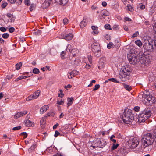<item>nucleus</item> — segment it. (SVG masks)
Segmentation results:
<instances>
[{
    "mask_svg": "<svg viewBox=\"0 0 156 156\" xmlns=\"http://www.w3.org/2000/svg\"><path fill=\"white\" fill-rule=\"evenodd\" d=\"M92 51L93 52L95 56L99 57L101 55L100 46L99 44L95 42L91 45Z\"/></svg>",
    "mask_w": 156,
    "mask_h": 156,
    "instance_id": "nucleus-8",
    "label": "nucleus"
},
{
    "mask_svg": "<svg viewBox=\"0 0 156 156\" xmlns=\"http://www.w3.org/2000/svg\"><path fill=\"white\" fill-rule=\"evenodd\" d=\"M24 3L27 6H29L30 5V0H25Z\"/></svg>",
    "mask_w": 156,
    "mask_h": 156,
    "instance_id": "nucleus-38",
    "label": "nucleus"
},
{
    "mask_svg": "<svg viewBox=\"0 0 156 156\" xmlns=\"http://www.w3.org/2000/svg\"><path fill=\"white\" fill-rule=\"evenodd\" d=\"M112 45V43H110L107 45V47L108 49L111 48V46Z\"/></svg>",
    "mask_w": 156,
    "mask_h": 156,
    "instance_id": "nucleus-61",
    "label": "nucleus"
},
{
    "mask_svg": "<svg viewBox=\"0 0 156 156\" xmlns=\"http://www.w3.org/2000/svg\"><path fill=\"white\" fill-rule=\"evenodd\" d=\"M108 80L110 81H112L113 82L115 83H119V81H118L115 78H111L109 79H108Z\"/></svg>",
    "mask_w": 156,
    "mask_h": 156,
    "instance_id": "nucleus-30",
    "label": "nucleus"
},
{
    "mask_svg": "<svg viewBox=\"0 0 156 156\" xmlns=\"http://www.w3.org/2000/svg\"><path fill=\"white\" fill-rule=\"evenodd\" d=\"M135 44L140 47H141L142 45V44L140 40H138L135 41Z\"/></svg>",
    "mask_w": 156,
    "mask_h": 156,
    "instance_id": "nucleus-27",
    "label": "nucleus"
},
{
    "mask_svg": "<svg viewBox=\"0 0 156 156\" xmlns=\"http://www.w3.org/2000/svg\"><path fill=\"white\" fill-rule=\"evenodd\" d=\"M68 2V0H55V3L58 5H65Z\"/></svg>",
    "mask_w": 156,
    "mask_h": 156,
    "instance_id": "nucleus-18",
    "label": "nucleus"
},
{
    "mask_svg": "<svg viewBox=\"0 0 156 156\" xmlns=\"http://www.w3.org/2000/svg\"><path fill=\"white\" fill-rule=\"evenodd\" d=\"M71 72L74 76L76 75H77L79 73L78 71L75 70H73V71H71Z\"/></svg>",
    "mask_w": 156,
    "mask_h": 156,
    "instance_id": "nucleus-43",
    "label": "nucleus"
},
{
    "mask_svg": "<svg viewBox=\"0 0 156 156\" xmlns=\"http://www.w3.org/2000/svg\"><path fill=\"white\" fill-rule=\"evenodd\" d=\"M151 112L150 109L146 108L139 115L138 121L140 122H144L146 120L151 116Z\"/></svg>",
    "mask_w": 156,
    "mask_h": 156,
    "instance_id": "nucleus-4",
    "label": "nucleus"
},
{
    "mask_svg": "<svg viewBox=\"0 0 156 156\" xmlns=\"http://www.w3.org/2000/svg\"><path fill=\"white\" fill-rule=\"evenodd\" d=\"M52 0H45L43 3L42 7L43 9H45L48 8L50 4L51 3Z\"/></svg>",
    "mask_w": 156,
    "mask_h": 156,
    "instance_id": "nucleus-16",
    "label": "nucleus"
},
{
    "mask_svg": "<svg viewBox=\"0 0 156 156\" xmlns=\"http://www.w3.org/2000/svg\"><path fill=\"white\" fill-rule=\"evenodd\" d=\"M47 116H54L55 114L53 112H48L47 113Z\"/></svg>",
    "mask_w": 156,
    "mask_h": 156,
    "instance_id": "nucleus-48",
    "label": "nucleus"
},
{
    "mask_svg": "<svg viewBox=\"0 0 156 156\" xmlns=\"http://www.w3.org/2000/svg\"><path fill=\"white\" fill-rule=\"evenodd\" d=\"M63 24L65 25H67L68 23V20L66 18H65L63 20Z\"/></svg>",
    "mask_w": 156,
    "mask_h": 156,
    "instance_id": "nucleus-44",
    "label": "nucleus"
},
{
    "mask_svg": "<svg viewBox=\"0 0 156 156\" xmlns=\"http://www.w3.org/2000/svg\"><path fill=\"white\" fill-rule=\"evenodd\" d=\"M143 104L146 105H152L156 102L155 97L151 94H140L138 97Z\"/></svg>",
    "mask_w": 156,
    "mask_h": 156,
    "instance_id": "nucleus-1",
    "label": "nucleus"
},
{
    "mask_svg": "<svg viewBox=\"0 0 156 156\" xmlns=\"http://www.w3.org/2000/svg\"><path fill=\"white\" fill-rule=\"evenodd\" d=\"M89 20V18L84 17L83 20L80 23V26L81 28H84L87 25V23Z\"/></svg>",
    "mask_w": 156,
    "mask_h": 156,
    "instance_id": "nucleus-13",
    "label": "nucleus"
},
{
    "mask_svg": "<svg viewBox=\"0 0 156 156\" xmlns=\"http://www.w3.org/2000/svg\"><path fill=\"white\" fill-rule=\"evenodd\" d=\"M119 146V144H115V143L113 144L112 146V147L111 148V150H113L116 149Z\"/></svg>",
    "mask_w": 156,
    "mask_h": 156,
    "instance_id": "nucleus-29",
    "label": "nucleus"
},
{
    "mask_svg": "<svg viewBox=\"0 0 156 156\" xmlns=\"http://www.w3.org/2000/svg\"><path fill=\"white\" fill-rule=\"evenodd\" d=\"M156 1L154 2V5L153 6L151 7L149 9L150 14L152 15L153 13L156 10L155 7L156 6Z\"/></svg>",
    "mask_w": 156,
    "mask_h": 156,
    "instance_id": "nucleus-19",
    "label": "nucleus"
},
{
    "mask_svg": "<svg viewBox=\"0 0 156 156\" xmlns=\"http://www.w3.org/2000/svg\"><path fill=\"white\" fill-rule=\"evenodd\" d=\"M40 93V91L39 90H36L34 93L31 94L32 97L34 99L37 98L39 96Z\"/></svg>",
    "mask_w": 156,
    "mask_h": 156,
    "instance_id": "nucleus-21",
    "label": "nucleus"
},
{
    "mask_svg": "<svg viewBox=\"0 0 156 156\" xmlns=\"http://www.w3.org/2000/svg\"><path fill=\"white\" fill-rule=\"evenodd\" d=\"M53 156H63L60 153H57V154L53 155Z\"/></svg>",
    "mask_w": 156,
    "mask_h": 156,
    "instance_id": "nucleus-63",
    "label": "nucleus"
},
{
    "mask_svg": "<svg viewBox=\"0 0 156 156\" xmlns=\"http://www.w3.org/2000/svg\"><path fill=\"white\" fill-rule=\"evenodd\" d=\"M143 47L147 51L150 52L152 51L153 50L152 41H150L148 40H146L143 44Z\"/></svg>",
    "mask_w": 156,
    "mask_h": 156,
    "instance_id": "nucleus-10",
    "label": "nucleus"
},
{
    "mask_svg": "<svg viewBox=\"0 0 156 156\" xmlns=\"http://www.w3.org/2000/svg\"><path fill=\"white\" fill-rule=\"evenodd\" d=\"M7 5V3L6 2H3L2 5V7L3 8H5Z\"/></svg>",
    "mask_w": 156,
    "mask_h": 156,
    "instance_id": "nucleus-51",
    "label": "nucleus"
},
{
    "mask_svg": "<svg viewBox=\"0 0 156 156\" xmlns=\"http://www.w3.org/2000/svg\"><path fill=\"white\" fill-rule=\"evenodd\" d=\"M22 0H15V2L17 4V5H20L22 3Z\"/></svg>",
    "mask_w": 156,
    "mask_h": 156,
    "instance_id": "nucleus-49",
    "label": "nucleus"
},
{
    "mask_svg": "<svg viewBox=\"0 0 156 156\" xmlns=\"http://www.w3.org/2000/svg\"><path fill=\"white\" fill-rule=\"evenodd\" d=\"M0 30L2 32H5L6 31V29L3 27H0Z\"/></svg>",
    "mask_w": 156,
    "mask_h": 156,
    "instance_id": "nucleus-50",
    "label": "nucleus"
},
{
    "mask_svg": "<svg viewBox=\"0 0 156 156\" xmlns=\"http://www.w3.org/2000/svg\"><path fill=\"white\" fill-rule=\"evenodd\" d=\"M131 21V19L129 18H128V17H125L124 18V21L125 22H126L127 21Z\"/></svg>",
    "mask_w": 156,
    "mask_h": 156,
    "instance_id": "nucleus-56",
    "label": "nucleus"
},
{
    "mask_svg": "<svg viewBox=\"0 0 156 156\" xmlns=\"http://www.w3.org/2000/svg\"><path fill=\"white\" fill-rule=\"evenodd\" d=\"M61 36L62 38L66 40H70L73 38V35L71 33L67 34L62 33L61 34Z\"/></svg>",
    "mask_w": 156,
    "mask_h": 156,
    "instance_id": "nucleus-12",
    "label": "nucleus"
},
{
    "mask_svg": "<svg viewBox=\"0 0 156 156\" xmlns=\"http://www.w3.org/2000/svg\"><path fill=\"white\" fill-rule=\"evenodd\" d=\"M28 112L27 110H25L24 111L18 112L16 113L14 116L15 119H18L21 116H23L27 114Z\"/></svg>",
    "mask_w": 156,
    "mask_h": 156,
    "instance_id": "nucleus-15",
    "label": "nucleus"
},
{
    "mask_svg": "<svg viewBox=\"0 0 156 156\" xmlns=\"http://www.w3.org/2000/svg\"><path fill=\"white\" fill-rule=\"evenodd\" d=\"M15 31V29L14 27H10L9 29V31L10 33H13Z\"/></svg>",
    "mask_w": 156,
    "mask_h": 156,
    "instance_id": "nucleus-54",
    "label": "nucleus"
},
{
    "mask_svg": "<svg viewBox=\"0 0 156 156\" xmlns=\"http://www.w3.org/2000/svg\"><path fill=\"white\" fill-rule=\"evenodd\" d=\"M21 129V126H18L14 127L13 128L12 130L14 131L20 129Z\"/></svg>",
    "mask_w": 156,
    "mask_h": 156,
    "instance_id": "nucleus-46",
    "label": "nucleus"
},
{
    "mask_svg": "<svg viewBox=\"0 0 156 156\" xmlns=\"http://www.w3.org/2000/svg\"><path fill=\"white\" fill-rule=\"evenodd\" d=\"M109 15V12L106 10L104 9L102 10L99 16V17L101 19L105 18L106 16H108Z\"/></svg>",
    "mask_w": 156,
    "mask_h": 156,
    "instance_id": "nucleus-14",
    "label": "nucleus"
},
{
    "mask_svg": "<svg viewBox=\"0 0 156 156\" xmlns=\"http://www.w3.org/2000/svg\"><path fill=\"white\" fill-rule=\"evenodd\" d=\"M106 145V141L103 139L97 140L94 144V147L103 148Z\"/></svg>",
    "mask_w": 156,
    "mask_h": 156,
    "instance_id": "nucleus-11",
    "label": "nucleus"
},
{
    "mask_svg": "<svg viewBox=\"0 0 156 156\" xmlns=\"http://www.w3.org/2000/svg\"><path fill=\"white\" fill-rule=\"evenodd\" d=\"M39 72L40 71L39 69L36 68H35L33 69V72L34 74H38L39 73Z\"/></svg>",
    "mask_w": 156,
    "mask_h": 156,
    "instance_id": "nucleus-32",
    "label": "nucleus"
},
{
    "mask_svg": "<svg viewBox=\"0 0 156 156\" xmlns=\"http://www.w3.org/2000/svg\"><path fill=\"white\" fill-rule=\"evenodd\" d=\"M112 28L114 30H117L119 29V27L118 25H115L112 27Z\"/></svg>",
    "mask_w": 156,
    "mask_h": 156,
    "instance_id": "nucleus-42",
    "label": "nucleus"
},
{
    "mask_svg": "<svg viewBox=\"0 0 156 156\" xmlns=\"http://www.w3.org/2000/svg\"><path fill=\"white\" fill-rule=\"evenodd\" d=\"M140 8L141 10H143L145 8V5L142 3L140 4L139 5Z\"/></svg>",
    "mask_w": 156,
    "mask_h": 156,
    "instance_id": "nucleus-52",
    "label": "nucleus"
},
{
    "mask_svg": "<svg viewBox=\"0 0 156 156\" xmlns=\"http://www.w3.org/2000/svg\"><path fill=\"white\" fill-rule=\"evenodd\" d=\"M80 61L79 59H76L74 61V64L75 65H77L80 62Z\"/></svg>",
    "mask_w": 156,
    "mask_h": 156,
    "instance_id": "nucleus-60",
    "label": "nucleus"
},
{
    "mask_svg": "<svg viewBox=\"0 0 156 156\" xmlns=\"http://www.w3.org/2000/svg\"><path fill=\"white\" fill-rule=\"evenodd\" d=\"M46 124L45 118L43 117L40 120V124L41 127H44V125Z\"/></svg>",
    "mask_w": 156,
    "mask_h": 156,
    "instance_id": "nucleus-26",
    "label": "nucleus"
},
{
    "mask_svg": "<svg viewBox=\"0 0 156 156\" xmlns=\"http://www.w3.org/2000/svg\"><path fill=\"white\" fill-rule=\"evenodd\" d=\"M48 108L49 107L48 105H44L42 107L40 110V113L41 114H43L47 111Z\"/></svg>",
    "mask_w": 156,
    "mask_h": 156,
    "instance_id": "nucleus-20",
    "label": "nucleus"
},
{
    "mask_svg": "<svg viewBox=\"0 0 156 156\" xmlns=\"http://www.w3.org/2000/svg\"><path fill=\"white\" fill-rule=\"evenodd\" d=\"M6 16L9 18L13 16V15L10 13H8L7 14Z\"/></svg>",
    "mask_w": 156,
    "mask_h": 156,
    "instance_id": "nucleus-62",
    "label": "nucleus"
},
{
    "mask_svg": "<svg viewBox=\"0 0 156 156\" xmlns=\"http://www.w3.org/2000/svg\"><path fill=\"white\" fill-rule=\"evenodd\" d=\"M123 86L124 88L127 90L130 91L132 89V87L129 85H128L125 83H123Z\"/></svg>",
    "mask_w": 156,
    "mask_h": 156,
    "instance_id": "nucleus-25",
    "label": "nucleus"
},
{
    "mask_svg": "<svg viewBox=\"0 0 156 156\" xmlns=\"http://www.w3.org/2000/svg\"><path fill=\"white\" fill-rule=\"evenodd\" d=\"M74 76L73 74L71 72H70L68 75V78L70 79L72 78Z\"/></svg>",
    "mask_w": 156,
    "mask_h": 156,
    "instance_id": "nucleus-53",
    "label": "nucleus"
},
{
    "mask_svg": "<svg viewBox=\"0 0 156 156\" xmlns=\"http://www.w3.org/2000/svg\"><path fill=\"white\" fill-rule=\"evenodd\" d=\"M140 108L138 106H136L134 108V110L136 112H138L139 111Z\"/></svg>",
    "mask_w": 156,
    "mask_h": 156,
    "instance_id": "nucleus-55",
    "label": "nucleus"
},
{
    "mask_svg": "<svg viewBox=\"0 0 156 156\" xmlns=\"http://www.w3.org/2000/svg\"><path fill=\"white\" fill-rule=\"evenodd\" d=\"M67 100L68 102L67 103V107H68L73 104L74 99L73 97L68 98Z\"/></svg>",
    "mask_w": 156,
    "mask_h": 156,
    "instance_id": "nucleus-23",
    "label": "nucleus"
},
{
    "mask_svg": "<svg viewBox=\"0 0 156 156\" xmlns=\"http://www.w3.org/2000/svg\"><path fill=\"white\" fill-rule=\"evenodd\" d=\"M139 35V33L138 31H136L133 34L131 37V38L133 39L135 37H137Z\"/></svg>",
    "mask_w": 156,
    "mask_h": 156,
    "instance_id": "nucleus-34",
    "label": "nucleus"
},
{
    "mask_svg": "<svg viewBox=\"0 0 156 156\" xmlns=\"http://www.w3.org/2000/svg\"><path fill=\"white\" fill-rule=\"evenodd\" d=\"M21 134L22 135L24 136V138H26L27 137V134L26 132H23L21 133Z\"/></svg>",
    "mask_w": 156,
    "mask_h": 156,
    "instance_id": "nucleus-59",
    "label": "nucleus"
},
{
    "mask_svg": "<svg viewBox=\"0 0 156 156\" xmlns=\"http://www.w3.org/2000/svg\"><path fill=\"white\" fill-rule=\"evenodd\" d=\"M139 139L137 137L131 138L128 141L129 147L131 148H135L139 144Z\"/></svg>",
    "mask_w": 156,
    "mask_h": 156,
    "instance_id": "nucleus-9",
    "label": "nucleus"
},
{
    "mask_svg": "<svg viewBox=\"0 0 156 156\" xmlns=\"http://www.w3.org/2000/svg\"><path fill=\"white\" fill-rule=\"evenodd\" d=\"M60 133L58 131H56L55 132V133L54 135V136L55 137H57L58 135H60Z\"/></svg>",
    "mask_w": 156,
    "mask_h": 156,
    "instance_id": "nucleus-58",
    "label": "nucleus"
},
{
    "mask_svg": "<svg viewBox=\"0 0 156 156\" xmlns=\"http://www.w3.org/2000/svg\"><path fill=\"white\" fill-rule=\"evenodd\" d=\"M104 27L105 29L109 30H112L111 27L108 24H105V25Z\"/></svg>",
    "mask_w": 156,
    "mask_h": 156,
    "instance_id": "nucleus-31",
    "label": "nucleus"
},
{
    "mask_svg": "<svg viewBox=\"0 0 156 156\" xmlns=\"http://www.w3.org/2000/svg\"><path fill=\"white\" fill-rule=\"evenodd\" d=\"M154 29L155 33L156 34V23H155L153 26Z\"/></svg>",
    "mask_w": 156,
    "mask_h": 156,
    "instance_id": "nucleus-64",
    "label": "nucleus"
},
{
    "mask_svg": "<svg viewBox=\"0 0 156 156\" xmlns=\"http://www.w3.org/2000/svg\"><path fill=\"white\" fill-rule=\"evenodd\" d=\"M22 79V76H20L19 77L17 78L15 80L16 82H17L20 80Z\"/></svg>",
    "mask_w": 156,
    "mask_h": 156,
    "instance_id": "nucleus-57",
    "label": "nucleus"
},
{
    "mask_svg": "<svg viewBox=\"0 0 156 156\" xmlns=\"http://www.w3.org/2000/svg\"><path fill=\"white\" fill-rule=\"evenodd\" d=\"M72 47L71 44H68L67 47L66 48V50L67 51H69V52H70L71 51V49L72 48Z\"/></svg>",
    "mask_w": 156,
    "mask_h": 156,
    "instance_id": "nucleus-40",
    "label": "nucleus"
},
{
    "mask_svg": "<svg viewBox=\"0 0 156 156\" xmlns=\"http://www.w3.org/2000/svg\"><path fill=\"white\" fill-rule=\"evenodd\" d=\"M24 123L26 126L27 127H33L34 126V122L31 121L29 119L25 120L24 121Z\"/></svg>",
    "mask_w": 156,
    "mask_h": 156,
    "instance_id": "nucleus-17",
    "label": "nucleus"
},
{
    "mask_svg": "<svg viewBox=\"0 0 156 156\" xmlns=\"http://www.w3.org/2000/svg\"><path fill=\"white\" fill-rule=\"evenodd\" d=\"M22 66V63L21 62H19L16 65V69L17 70H19L20 69L21 67Z\"/></svg>",
    "mask_w": 156,
    "mask_h": 156,
    "instance_id": "nucleus-28",
    "label": "nucleus"
},
{
    "mask_svg": "<svg viewBox=\"0 0 156 156\" xmlns=\"http://www.w3.org/2000/svg\"><path fill=\"white\" fill-rule=\"evenodd\" d=\"M91 28L93 30L92 33L96 34H98V27L97 26H91Z\"/></svg>",
    "mask_w": 156,
    "mask_h": 156,
    "instance_id": "nucleus-22",
    "label": "nucleus"
},
{
    "mask_svg": "<svg viewBox=\"0 0 156 156\" xmlns=\"http://www.w3.org/2000/svg\"><path fill=\"white\" fill-rule=\"evenodd\" d=\"M70 52H71L72 54L73 57H75L78 53L79 51L77 49L75 48L72 49Z\"/></svg>",
    "mask_w": 156,
    "mask_h": 156,
    "instance_id": "nucleus-24",
    "label": "nucleus"
},
{
    "mask_svg": "<svg viewBox=\"0 0 156 156\" xmlns=\"http://www.w3.org/2000/svg\"><path fill=\"white\" fill-rule=\"evenodd\" d=\"M64 103V101L62 99L58 100L57 101V104L59 105H62Z\"/></svg>",
    "mask_w": 156,
    "mask_h": 156,
    "instance_id": "nucleus-39",
    "label": "nucleus"
},
{
    "mask_svg": "<svg viewBox=\"0 0 156 156\" xmlns=\"http://www.w3.org/2000/svg\"><path fill=\"white\" fill-rule=\"evenodd\" d=\"M154 140L153 136L151 133L144 135L142 138L141 142L143 147L145 148L152 145Z\"/></svg>",
    "mask_w": 156,
    "mask_h": 156,
    "instance_id": "nucleus-2",
    "label": "nucleus"
},
{
    "mask_svg": "<svg viewBox=\"0 0 156 156\" xmlns=\"http://www.w3.org/2000/svg\"><path fill=\"white\" fill-rule=\"evenodd\" d=\"M122 119L125 124H128L131 122L134 119L131 110L126 109L123 113Z\"/></svg>",
    "mask_w": 156,
    "mask_h": 156,
    "instance_id": "nucleus-3",
    "label": "nucleus"
},
{
    "mask_svg": "<svg viewBox=\"0 0 156 156\" xmlns=\"http://www.w3.org/2000/svg\"><path fill=\"white\" fill-rule=\"evenodd\" d=\"M59 92H60V93H59L58 94V96L59 97L62 98L64 95V94L63 93L62 90L60 89L59 90Z\"/></svg>",
    "mask_w": 156,
    "mask_h": 156,
    "instance_id": "nucleus-33",
    "label": "nucleus"
},
{
    "mask_svg": "<svg viewBox=\"0 0 156 156\" xmlns=\"http://www.w3.org/2000/svg\"><path fill=\"white\" fill-rule=\"evenodd\" d=\"M133 50H131L127 54V58L130 63L134 64L138 60L137 55L134 52Z\"/></svg>",
    "mask_w": 156,
    "mask_h": 156,
    "instance_id": "nucleus-6",
    "label": "nucleus"
},
{
    "mask_svg": "<svg viewBox=\"0 0 156 156\" xmlns=\"http://www.w3.org/2000/svg\"><path fill=\"white\" fill-rule=\"evenodd\" d=\"M127 7L129 11L132 12L134 10L133 8L130 5H127Z\"/></svg>",
    "mask_w": 156,
    "mask_h": 156,
    "instance_id": "nucleus-35",
    "label": "nucleus"
},
{
    "mask_svg": "<svg viewBox=\"0 0 156 156\" xmlns=\"http://www.w3.org/2000/svg\"><path fill=\"white\" fill-rule=\"evenodd\" d=\"M100 87V86L99 84L96 85L93 89V91H95L99 88Z\"/></svg>",
    "mask_w": 156,
    "mask_h": 156,
    "instance_id": "nucleus-47",
    "label": "nucleus"
},
{
    "mask_svg": "<svg viewBox=\"0 0 156 156\" xmlns=\"http://www.w3.org/2000/svg\"><path fill=\"white\" fill-rule=\"evenodd\" d=\"M35 8V5L34 4H30V11H32Z\"/></svg>",
    "mask_w": 156,
    "mask_h": 156,
    "instance_id": "nucleus-45",
    "label": "nucleus"
},
{
    "mask_svg": "<svg viewBox=\"0 0 156 156\" xmlns=\"http://www.w3.org/2000/svg\"><path fill=\"white\" fill-rule=\"evenodd\" d=\"M152 57L149 55H143L140 59V63L145 66H147L152 61Z\"/></svg>",
    "mask_w": 156,
    "mask_h": 156,
    "instance_id": "nucleus-7",
    "label": "nucleus"
},
{
    "mask_svg": "<svg viewBox=\"0 0 156 156\" xmlns=\"http://www.w3.org/2000/svg\"><path fill=\"white\" fill-rule=\"evenodd\" d=\"M66 52L65 51H63L61 53V57L62 59H64L65 58L64 56L66 54Z\"/></svg>",
    "mask_w": 156,
    "mask_h": 156,
    "instance_id": "nucleus-37",
    "label": "nucleus"
},
{
    "mask_svg": "<svg viewBox=\"0 0 156 156\" xmlns=\"http://www.w3.org/2000/svg\"><path fill=\"white\" fill-rule=\"evenodd\" d=\"M33 99H34L32 97L31 95L29 96L26 98V101H30Z\"/></svg>",
    "mask_w": 156,
    "mask_h": 156,
    "instance_id": "nucleus-41",
    "label": "nucleus"
},
{
    "mask_svg": "<svg viewBox=\"0 0 156 156\" xmlns=\"http://www.w3.org/2000/svg\"><path fill=\"white\" fill-rule=\"evenodd\" d=\"M130 74V68L126 66L120 72L119 77L122 81H125L129 79Z\"/></svg>",
    "mask_w": 156,
    "mask_h": 156,
    "instance_id": "nucleus-5",
    "label": "nucleus"
},
{
    "mask_svg": "<svg viewBox=\"0 0 156 156\" xmlns=\"http://www.w3.org/2000/svg\"><path fill=\"white\" fill-rule=\"evenodd\" d=\"M9 36V34L7 33H5L2 35V37L4 39L7 38Z\"/></svg>",
    "mask_w": 156,
    "mask_h": 156,
    "instance_id": "nucleus-36",
    "label": "nucleus"
}]
</instances>
